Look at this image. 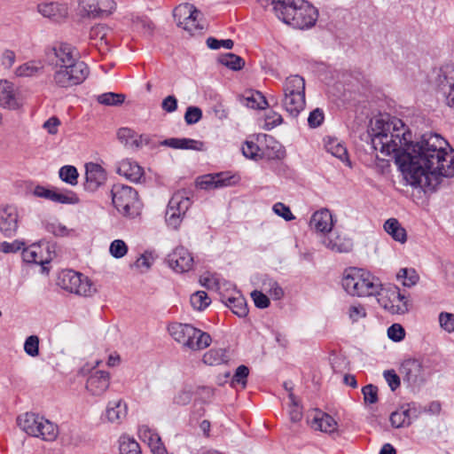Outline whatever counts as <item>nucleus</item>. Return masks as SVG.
<instances>
[{"mask_svg":"<svg viewBox=\"0 0 454 454\" xmlns=\"http://www.w3.org/2000/svg\"><path fill=\"white\" fill-rule=\"evenodd\" d=\"M19 212L14 206H5L0 211V231L5 237H12L19 227Z\"/></svg>","mask_w":454,"mask_h":454,"instance_id":"17","label":"nucleus"},{"mask_svg":"<svg viewBox=\"0 0 454 454\" xmlns=\"http://www.w3.org/2000/svg\"><path fill=\"white\" fill-rule=\"evenodd\" d=\"M220 62L232 70H240L245 65L243 59L233 53L221 56Z\"/></svg>","mask_w":454,"mask_h":454,"instance_id":"50","label":"nucleus"},{"mask_svg":"<svg viewBox=\"0 0 454 454\" xmlns=\"http://www.w3.org/2000/svg\"><path fill=\"white\" fill-rule=\"evenodd\" d=\"M98 16L109 15L116 9V3L114 0H98Z\"/></svg>","mask_w":454,"mask_h":454,"instance_id":"64","label":"nucleus"},{"mask_svg":"<svg viewBox=\"0 0 454 454\" xmlns=\"http://www.w3.org/2000/svg\"><path fill=\"white\" fill-rule=\"evenodd\" d=\"M58 285L64 290L81 296H92L97 289L91 280L73 270H64L59 272Z\"/></svg>","mask_w":454,"mask_h":454,"instance_id":"9","label":"nucleus"},{"mask_svg":"<svg viewBox=\"0 0 454 454\" xmlns=\"http://www.w3.org/2000/svg\"><path fill=\"white\" fill-rule=\"evenodd\" d=\"M262 288L274 300H280L284 295L281 286L271 278L265 276L262 281Z\"/></svg>","mask_w":454,"mask_h":454,"instance_id":"42","label":"nucleus"},{"mask_svg":"<svg viewBox=\"0 0 454 454\" xmlns=\"http://www.w3.org/2000/svg\"><path fill=\"white\" fill-rule=\"evenodd\" d=\"M200 15V12L193 4L188 3L179 4L173 12L177 26L190 33L203 28L199 20Z\"/></svg>","mask_w":454,"mask_h":454,"instance_id":"13","label":"nucleus"},{"mask_svg":"<svg viewBox=\"0 0 454 454\" xmlns=\"http://www.w3.org/2000/svg\"><path fill=\"white\" fill-rule=\"evenodd\" d=\"M168 331L171 337L184 348L190 342L191 334L195 333V327L190 324L172 323Z\"/></svg>","mask_w":454,"mask_h":454,"instance_id":"25","label":"nucleus"},{"mask_svg":"<svg viewBox=\"0 0 454 454\" xmlns=\"http://www.w3.org/2000/svg\"><path fill=\"white\" fill-rule=\"evenodd\" d=\"M111 193L113 204L121 215L134 218L140 214L141 203L135 189L116 184L112 187Z\"/></svg>","mask_w":454,"mask_h":454,"instance_id":"7","label":"nucleus"},{"mask_svg":"<svg viewBox=\"0 0 454 454\" xmlns=\"http://www.w3.org/2000/svg\"><path fill=\"white\" fill-rule=\"evenodd\" d=\"M281 106L290 117L295 119L305 109L306 98L299 99L294 96L283 94Z\"/></svg>","mask_w":454,"mask_h":454,"instance_id":"29","label":"nucleus"},{"mask_svg":"<svg viewBox=\"0 0 454 454\" xmlns=\"http://www.w3.org/2000/svg\"><path fill=\"white\" fill-rule=\"evenodd\" d=\"M40 252V247L35 245L30 246L29 247L23 249L22 258L27 263L43 264Z\"/></svg>","mask_w":454,"mask_h":454,"instance_id":"48","label":"nucleus"},{"mask_svg":"<svg viewBox=\"0 0 454 454\" xmlns=\"http://www.w3.org/2000/svg\"><path fill=\"white\" fill-rule=\"evenodd\" d=\"M390 422L391 425L396 428L408 427L411 423L409 419V415L406 414L403 406L399 410L392 412L390 415Z\"/></svg>","mask_w":454,"mask_h":454,"instance_id":"49","label":"nucleus"},{"mask_svg":"<svg viewBox=\"0 0 454 454\" xmlns=\"http://www.w3.org/2000/svg\"><path fill=\"white\" fill-rule=\"evenodd\" d=\"M162 145L174 149L192 150L201 152L205 150V144L202 141L192 138H168L163 141Z\"/></svg>","mask_w":454,"mask_h":454,"instance_id":"28","label":"nucleus"},{"mask_svg":"<svg viewBox=\"0 0 454 454\" xmlns=\"http://www.w3.org/2000/svg\"><path fill=\"white\" fill-rule=\"evenodd\" d=\"M312 427L325 433H333L337 428L335 419L326 413H317L312 421Z\"/></svg>","mask_w":454,"mask_h":454,"instance_id":"35","label":"nucleus"},{"mask_svg":"<svg viewBox=\"0 0 454 454\" xmlns=\"http://www.w3.org/2000/svg\"><path fill=\"white\" fill-rule=\"evenodd\" d=\"M51 200L61 204H77L79 198L72 191H59L53 189Z\"/></svg>","mask_w":454,"mask_h":454,"instance_id":"43","label":"nucleus"},{"mask_svg":"<svg viewBox=\"0 0 454 454\" xmlns=\"http://www.w3.org/2000/svg\"><path fill=\"white\" fill-rule=\"evenodd\" d=\"M439 324L442 329L451 333L454 332V314L441 312L439 314Z\"/></svg>","mask_w":454,"mask_h":454,"instance_id":"52","label":"nucleus"},{"mask_svg":"<svg viewBox=\"0 0 454 454\" xmlns=\"http://www.w3.org/2000/svg\"><path fill=\"white\" fill-rule=\"evenodd\" d=\"M325 246L335 252L347 253L352 249V242L350 239H342L337 236L334 239L325 238L324 239Z\"/></svg>","mask_w":454,"mask_h":454,"instance_id":"40","label":"nucleus"},{"mask_svg":"<svg viewBox=\"0 0 454 454\" xmlns=\"http://www.w3.org/2000/svg\"><path fill=\"white\" fill-rule=\"evenodd\" d=\"M202 117V111L196 106H189L184 114V120L187 124H195Z\"/></svg>","mask_w":454,"mask_h":454,"instance_id":"61","label":"nucleus"},{"mask_svg":"<svg viewBox=\"0 0 454 454\" xmlns=\"http://www.w3.org/2000/svg\"><path fill=\"white\" fill-rule=\"evenodd\" d=\"M396 278L398 280L402 281V284L404 286H407V287H411V286H415L419 279V274L412 268L401 269L398 271Z\"/></svg>","mask_w":454,"mask_h":454,"instance_id":"44","label":"nucleus"},{"mask_svg":"<svg viewBox=\"0 0 454 454\" xmlns=\"http://www.w3.org/2000/svg\"><path fill=\"white\" fill-rule=\"evenodd\" d=\"M267 147L271 148V152L266 153L269 159H281L285 155V151L282 145L276 142L273 137L265 136ZM242 153L245 157L258 160L263 158L264 153H261L260 147L253 141H246L242 146Z\"/></svg>","mask_w":454,"mask_h":454,"instance_id":"14","label":"nucleus"},{"mask_svg":"<svg viewBox=\"0 0 454 454\" xmlns=\"http://www.w3.org/2000/svg\"><path fill=\"white\" fill-rule=\"evenodd\" d=\"M364 402L367 403H375L378 401V388L370 384L363 387L362 389Z\"/></svg>","mask_w":454,"mask_h":454,"instance_id":"63","label":"nucleus"},{"mask_svg":"<svg viewBox=\"0 0 454 454\" xmlns=\"http://www.w3.org/2000/svg\"><path fill=\"white\" fill-rule=\"evenodd\" d=\"M212 341L211 336L195 327V333L191 334L190 342L184 345V348L193 351L201 350L207 348Z\"/></svg>","mask_w":454,"mask_h":454,"instance_id":"32","label":"nucleus"},{"mask_svg":"<svg viewBox=\"0 0 454 454\" xmlns=\"http://www.w3.org/2000/svg\"><path fill=\"white\" fill-rule=\"evenodd\" d=\"M118 139L125 146L131 149H137L142 145V136L137 135L134 130L129 128H121L117 133Z\"/></svg>","mask_w":454,"mask_h":454,"instance_id":"34","label":"nucleus"},{"mask_svg":"<svg viewBox=\"0 0 454 454\" xmlns=\"http://www.w3.org/2000/svg\"><path fill=\"white\" fill-rule=\"evenodd\" d=\"M249 374V369L246 365H239L233 375L232 384H240L242 388L247 386V378Z\"/></svg>","mask_w":454,"mask_h":454,"instance_id":"56","label":"nucleus"},{"mask_svg":"<svg viewBox=\"0 0 454 454\" xmlns=\"http://www.w3.org/2000/svg\"><path fill=\"white\" fill-rule=\"evenodd\" d=\"M433 372V363L429 358H407L399 368L403 381L412 387L421 386Z\"/></svg>","mask_w":454,"mask_h":454,"instance_id":"8","label":"nucleus"},{"mask_svg":"<svg viewBox=\"0 0 454 454\" xmlns=\"http://www.w3.org/2000/svg\"><path fill=\"white\" fill-rule=\"evenodd\" d=\"M38 11L44 17L51 19L55 21H59L67 15V6L58 3L41 4L38 5Z\"/></svg>","mask_w":454,"mask_h":454,"instance_id":"30","label":"nucleus"},{"mask_svg":"<svg viewBox=\"0 0 454 454\" xmlns=\"http://www.w3.org/2000/svg\"><path fill=\"white\" fill-rule=\"evenodd\" d=\"M200 283L208 290L219 288V278L215 274L206 273L200 278Z\"/></svg>","mask_w":454,"mask_h":454,"instance_id":"55","label":"nucleus"},{"mask_svg":"<svg viewBox=\"0 0 454 454\" xmlns=\"http://www.w3.org/2000/svg\"><path fill=\"white\" fill-rule=\"evenodd\" d=\"M168 262L174 270L182 273L192 269L193 257L185 247H178L168 254Z\"/></svg>","mask_w":454,"mask_h":454,"instance_id":"18","label":"nucleus"},{"mask_svg":"<svg viewBox=\"0 0 454 454\" xmlns=\"http://www.w3.org/2000/svg\"><path fill=\"white\" fill-rule=\"evenodd\" d=\"M47 60L56 70L53 82L60 88L81 84L89 75L90 70L76 48L67 43H57L45 51Z\"/></svg>","mask_w":454,"mask_h":454,"instance_id":"3","label":"nucleus"},{"mask_svg":"<svg viewBox=\"0 0 454 454\" xmlns=\"http://www.w3.org/2000/svg\"><path fill=\"white\" fill-rule=\"evenodd\" d=\"M326 151L338 158L347 166L351 167L347 148L337 138H329L325 145Z\"/></svg>","mask_w":454,"mask_h":454,"instance_id":"31","label":"nucleus"},{"mask_svg":"<svg viewBox=\"0 0 454 454\" xmlns=\"http://www.w3.org/2000/svg\"><path fill=\"white\" fill-rule=\"evenodd\" d=\"M25 100L15 85L7 81H0V106L8 110H19L24 106Z\"/></svg>","mask_w":454,"mask_h":454,"instance_id":"15","label":"nucleus"},{"mask_svg":"<svg viewBox=\"0 0 454 454\" xmlns=\"http://www.w3.org/2000/svg\"><path fill=\"white\" fill-rule=\"evenodd\" d=\"M333 223L331 212L323 208L315 212L309 221V226L311 229L318 232H330L332 231Z\"/></svg>","mask_w":454,"mask_h":454,"instance_id":"24","label":"nucleus"},{"mask_svg":"<svg viewBox=\"0 0 454 454\" xmlns=\"http://www.w3.org/2000/svg\"><path fill=\"white\" fill-rule=\"evenodd\" d=\"M110 254L115 258L123 257L128 252L126 243L121 239H115L110 245Z\"/></svg>","mask_w":454,"mask_h":454,"instance_id":"53","label":"nucleus"},{"mask_svg":"<svg viewBox=\"0 0 454 454\" xmlns=\"http://www.w3.org/2000/svg\"><path fill=\"white\" fill-rule=\"evenodd\" d=\"M402 406L404 409L406 414L409 415V419L411 422L424 413V406L417 403H410Z\"/></svg>","mask_w":454,"mask_h":454,"instance_id":"57","label":"nucleus"},{"mask_svg":"<svg viewBox=\"0 0 454 454\" xmlns=\"http://www.w3.org/2000/svg\"><path fill=\"white\" fill-rule=\"evenodd\" d=\"M233 44L234 43L231 39L218 40L214 37H208L207 39V47L213 50H218L221 47H223L225 49H231L233 47Z\"/></svg>","mask_w":454,"mask_h":454,"instance_id":"60","label":"nucleus"},{"mask_svg":"<svg viewBox=\"0 0 454 454\" xmlns=\"http://www.w3.org/2000/svg\"><path fill=\"white\" fill-rule=\"evenodd\" d=\"M119 450L121 454H141L138 442L128 435L120 437Z\"/></svg>","mask_w":454,"mask_h":454,"instance_id":"41","label":"nucleus"},{"mask_svg":"<svg viewBox=\"0 0 454 454\" xmlns=\"http://www.w3.org/2000/svg\"><path fill=\"white\" fill-rule=\"evenodd\" d=\"M227 307L239 317H246L248 313L246 299L239 294L236 293L233 296H229L223 300Z\"/></svg>","mask_w":454,"mask_h":454,"instance_id":"33","label":"nucleus"},{"mask_svg":"<svg viewBox=\"0 0 454 454\" xmlns=\"http://www.w3.org/2000/svg\"><path fill=\"white\" fill-rule=\"evenodd\" d=\"M111 29L104 25L98 24L93 26L90 30V40L94 42L95 45L108 44V35L111 34Z\"/></svg>","mask_w":454,"mask_h":454,"instance_id":"38","label":"nucleus"},{"mask_svg":"<svg viewBox=\"0 0 454 454\" xmlns=\"http://www.w3.org/2000/svg\"><path fill=\"white\" fill-rule=\"evenodd\" d=\"M139 438L148 444L153 454H167V450L157 432L148 426H141L138 429Z\"/></svg>","mask_w":454,"mask_h":454,"instance_id":"21","label":"nucleus"},{"mask_svg":"<svg viewBox=\"0 0 454 454\" xmlns=\"http://www.w3.org/2000/svg\"><path fill=\"white\" fill-rule=\"evenodd\" d=\"M24 349L30 356H35L39 354V338L36 335H31L27 338Z\"/></svg>","mask_w":454,"mask_h":454,"instance_id":"54","label":"nucleus"},{"mask_svg":"<svg viewBox=\"0 0 454 454\" xmlns=\"http://www.w3.org/2000/svg\"><path fill=\"white\" fill-rule=\"evenodd\" d=\"M325 119L324 112L320 108H316L310 112L308 117V124L310 128L319 127Z\"/></svg>","mask_w":454,"mask_h":454,"instance_id":"59","label":"nucleus"},{"mask_svg":"<svg viewBox=\"0 0 454 454\" xmlns=\"http://www.w3.org/2000/svg\"><path fill=\"white\" fill-rule=\"evenodd\" d=\"M125 95L121 93L106 92L98 96L97 100L105 106H120L125 100Z\"/></svg>","mask_w":454,"mask_h":454,"instance_id":"45","label":"nucleus"},{"mask_svg":"<svg viewBox=\"0 0 454 454\" xmlns=\"http://www.w3.org/2000/svg\"><path fill=\"white\" fill-rule=\"evenodd\" d=\"M229 360L228 352L224 348H211L203 356V362L206 364L214 366L226 363Z\"/></svg>","mask_w":454,"mask_h":454,"instance_id":"37","label":"nucleus"},{"mask_svg":"<svg viewBox=\"0 0 454 454\" xmlns=\"http://www.w3.org/2000/svg\"><path fill=\"white\" fill-rule=\"evenodd\" d=\"M387 336L390 340L394 341H400L403 340L405 336V331L403 327L399 324H393L387 329Z\"/></svg>","mask_w":454,"mask_h":454,"instance_id":"62","label":"nucleus"},{"mask_svg":"<svg viewBox=\"0 0 454 454\" xmlns=\"http://www.w3.org/2000/svg\"><path fill=\"white\" fill-rule=\"evenodd\" d=\"M283 94L299 99L305 98V80L297 74L288 76L283 83Z\"/></svg>","mask_w":454,"mask_h":454,"instance_id":"26","label":"nucleus"},{"mask_svg":"<svg viewBox=\"0 0 454 454\" xmlns=\"http://www.w3.org/2000/svg\"><path fill=\"white\" fill-rule=\"evenodd\" d=\"M44 65L40 60H29L20 65L15 70L14 74L21 78L38 77L43 74Z\"/></svg>","mask_w":454,"mask_h":454,"instance_id":"27","label":"nucleus"},{"mask_svg":"<svg viewBox=\"0 0 454 454\" xmlns=\"http://www.w3.org/2000/svg\"><path fill=\"white\" fill-rule=\"evenodd\" d=\"M369 135L374 150L385 156H392L399 169L398 158L410 153V148L415 145V142H411V132L405 129L403 121L397 118L387 121L383 118L375 119L371 123Z\"/></svg>","mask_w":454,"mask_h":454,"instance_id":"2","label":"nucleus"},{"mask_svg":"<svg viewBox=\"0 0 454 454\" xmlns=\"http://www.w3.org/2000/svg\"><path fill=\"white\" fill-rule=\"evenodd\" d=\"M117 173L134 183L141 182L145 174L143 168L137 162L129 159H125L119 162Z\"/></svg>","mask_w":454,"mask_h":454,"instance_id":"22","label":"nucleus"},{"mask_svg":"<svg viewBox=\"0 0 454 454\" xmlns=\"http://www.w3.org/2000/svg\"><path fill=\"white\" fill-rule=\"evenodd\" d=\"M59 175L63 182L70 185H75L78 183V171L74 166L67 165L60 168Z\"/></svg>","mask_w":454,"mask_h":454,"instance_id":"47","label":"nucleus"},{"mask_svg":"<svg viewBox=\"0 0 454 454\" xmlns=\"http://www.w3.org/2000/svg\"><path fill=\"white\" fill-rule=\"evenodd\" d=\"M341 283L348 294L357 297H377L382 289V284L377 277L364 269L356 267L345 270Z\"/></svg>","mask_w":454,"mask_h":454,"instance_id":"4","label":"nucleus"},{"mask_svg":"<svg viewBox=\"0 0 454 454\" xmlns=\"http://www.w3.org/2000/svg\"><path fill=\"white\" fill-rule=\"evenodd\" d=\"M128 405L122 399L108 402L106 409V418L112 424L120 425L126 419Z\"/></svg>","mask_w":454,"mask_h":454,"instance_id":"23","label":"nucleus"},{"mask_svg":"<svg viewBox=\"0 0 454 454\" xmlns=\"http://www.w3.org/2000/svg\"><path fill=\"white\" fill-rule=\"evenodd\" d=\"M192 201L184 192L173 194L166 210V223L174 230H177L190 208Z\"/></svg>","mask_w":454,"mask_h":454,"instance_id":"12","label":"nucleus"},{"mask_svg":"<svg viewBox=\"0 0 454 454\" xmlns=\"http://www.w3.org/2000/svg\"><path fill=\"white\" fill-rule=\"evenodd\" d=\"M238 181L235 175L226 171L204 175L197 179V185L203 190H215L234 185Z\"/></svg>","mask_w":454,"mask_h":454,"instance_id":"16","label":"nucleus"},{"mask_svg":"<svg viewBox=\"0 0 454 454\" xmlns=\"http://www.w3.org/2000/svg\"><path fill=\"white\" fill-rule=\"evenodd\" d=\"M347 314L352 323H356L360 319L364 318L367 315L365 307L360 303L351 304L348 309Z\"/></svg>","mask_w":454,"mask_h":454,"instance_id":"51","label":"nucleus"},{"mask_svg":"<svg viewBox=\"0 0 454 454\" xmlns=\"http://www.w3.org/2000/svg\"><path fill=\"white\" fill-rule=\"evenodd\" d=\"M384 230L395 240L404 243L407 240V233L395 218H390L384 223Z\"/></svg>","mask_w":454,"mask_h":454,"instance_id":"36","label":"nucleus"},{"mask_svg":"<svg viewBox=\"0 0 454 454\" xmlns=\"http://www.w3.org/2000/svg\"><path fill=\"white\" fill-rule=\"evenodd\" d=\"M410 150L397 161L404 180L411 186L427 192L437 187L440 176H454V151L442 136L426 133Z\"/></svg>","mask_w":454,"mask_h":454,"instance_id":"1","label":"nucleus"},{"mask_svg":"<svg viewBox=\"0 0 454 454\" xmlns=\"http://www.w3.org/2000/svg\"><path fill=\"white\" fill-rule=\"evenodd\" d=\"M190 302L194 309L203 310L210 304L211 300L206 292L197 291L191 295Z\"/></svg>","mask_w":454,"mask_h":454,"instance_id":"46","label":"nucleus"},{"mask_svg":"<svg viewBox=\"0 0 454 454\" xmlns=\"http://www.w3.org/2000/svg\"><path fill=\"white\" fill-rule=\"evenodd\" d=\"M433 84L445 106L454 110V65L441 67L433 78Z\"/></svg>","mask_w":454,"mask_h":454,"instance_id":"11","label":"nucleus"},{"mask_svg":"<svg viewBox=\"0 0 454 454\" xmlns=\"http://www.w3.org/2000/svg\"><path fill=\"white\" fill-rule=\"evenodd\" d=\"M278 10L279 20L299 29L313 27L318 18L317 10L305 0H286Z\"/></svg>","mask_w":454,"mask_h":454,"instance_id":"5","label":"nucleus"},{"mask_svg":"<svg viewBox=\"0 0 454 454\" xmlns=\"http://www.w3.org/2000/svg\"><path fill=\"white\" fill-rule=\"evenodd\" d=\"M110 374L104 371H96L87 380L86 388L96 396L102 395L109 387Z\"/></svg>","mask_w":454,"mask_h":454,"instance_id":"20","label":"nucleus"},{"mask_svg":"<svg viewBox=\"0 0 454 454\" xmlns=\"http://www.w3.org/2000/svg\"><path fill=\"white\" fill-rule=\"evenodd\" d=\"M80 6L88 16H98V0H81Z\"/></svg>","mask_w":454,"mask_h":454,"instance_id":"58","label":"nucleus"},{"mask_svg":"<svg viewBox=\"0 0 454 454\" xmlns=\"http://www.w3.org/2000/svg\"><path fill=\"white\" fill-rule=\"evenodd\" d=\"M243 103L252 109H264L268 106L265 97L260 91H251L243 96Z\"/></svg>","mask_w":454,"mask_h":454,"instance_id":"39","label":"nucleus"},{"mask_svg":"<svg viewBox=\"0 0 454 454\" xmlns=\"http://www.w3.org/2000/svg\"><path fill=\"white\" fill-rule=\"evenodd\" d=\"M17 421L26 434L43 441H54L59 434L58 426L37 413L27 412L19 416Z\"/></svg>","mask_w":454,"mask_h":454,"instance_id":"6","label":"nucleus"},{"mask_svg":"<svg viewBox=\"0 0 454 454\" xmlns=\"http://www.w3.org/2000/svg\"><path fill=\"white\" fill-rule=\"evenodd\" d=\"M85 169V189L94 192L106 180V171L99 164L93 162L87 163Z\"/></svg>","mask_w":454,"mask_h":454,"instance_id":"19","label":"nucleus"},{"mask_svg":"<svg viewBox=\"0 0 454 454\" xmlns=\"http://www.w3.org/2000/svg\"><path fill=\"white\" fill-rule=\"evenodd\" d=\"M377 301L384 309L393 315H404L412 306L410 296L402 294L397 286L382 287L377 295Z\"/></svg>","mask_w":454,"mask_h":454,"instance_id":"10","label":"nucleus"}]
</instances>
